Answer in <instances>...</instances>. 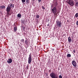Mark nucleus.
Listing matches in <instances>:
<instances>
[{"instance_id": "obj_1", "label": "nucleus", "mask_w": 78, "mask_h": 78, "mask_svg": "<svg viewBox=\"0 0 78 78\" xmlns=\"http://www.w3.org/2000/svg\"><path fill=\"white\" fill-rule=\"evenodd\" d=\"M67 3L72 7L73 6L75 5L74 1L72 0H68Z\"/></svg>"}, {"instance_id": "obj_2", "label": "nucleus", "mask_w": 78, "mask_h": 78, "mask_svg": "<svg viewBox=\"0 0 78 78\" xmlns=\"http://www.w3.org/2000/svg\"><path fill=\"white\" fill-rule=\"evenodd\" d=\"M62 23L61 21L58 20L56 21V26H57L58 27L61 28V26H62Z\"/></svg>"}, {"instance_id": "obj_3", "label": "nucleus", "mask_w": 78, "mask_h": 78, "mask_svg": "<svg viewBox=\"0 0 78 78\" xmlns=\"http://www.w3.org/2000/svg\"><path fill=\"white\" fill-rule=\"evenodd\" d=\"M11 8L9 7L8 6H7L6 9V11L7 12V14L8 15H11V14L9 13V12H10V11H11Z\"/></svg>"}, {"instance_id": "obj_4", "label": "nucleus", "mask_w": 78, "mask_h": 78, "mask_svg": "<svg viewBox=\"0 0 78 78\" xmlns=\"http://www.w3.org/2000/svg\"><path fill=\"white\" fill-rule=\"evenodd\" d=\"M51 12L55 14L57 12V8L56 7H54L51 10Z\"/></svg>"}, {"instance_id": "obj_5", "label": "nucleus", "mask_w": 78, "mask_h": 78, "mask_svg": "<svg viewBox=\"0 0 78 78\" xmlns=\"http://www.w3.org/2000/svg\"><path fill=\"white\" fill-rule=\"evenodd\" d=\"M50 76L52 78H58V76L56 75L55 74L53 73H51L50 74Z\"/></svg>"}, {"instance_id": "obj_6", "label": "nucleus", "mask_w": 78, "mask_h": 78, "mask_svg": "<svg viewBox=\"0 0 78 78\" xmlns=\"http://www.w3.org/2000/svg\"><path fill=\"white\" fill-rule=\"evenodd\" d=\"M32 55H31V54L29 55V57L28 58V63L29 64H31V61H32Z\"/></svg>"}, {"instance_id": "obj_7", "label": "nucleus", "mask_w": 78, "mask_h": 78, "mask_svg": "<svg viewBox=\"0 0 78 78\" xmlns=\"http://www.w3.org/2000/svg\"><path fill=\"white\" fill-rule=\"evenodd\" d=\"M72 64L74 67H76V62H75V61L73 60L72 62Z\"/></svg>"}, {"instance_id": "obj_8", "label": "nucleus", "mask_w": 78, "mask_h": 78, "mask_svg": "<svg viewBox=\"0 0 78 78\" xmlns=\"http://www.w3.org/2000/svg\"><path fill=\"white\" fill-rule=\"evenodd\" d=\"M8 6L10 8H14V4L12 3H10L9 5H8Z\"/></svg>"}, {"instance_id": "obj_9", "label": "nucleus", "mask_w": 78, "mask_h": 78, "mask_svg": "<svg viewBox=\"0 0 78 78\" xmlns=\"http://www.w3.org/2000/svg\"><path fill=\"white\" fill-rule=\"evenodd\" d=\"M12 62V60L11 58H9L7 60V62L9 64H11Z\"/></svg>"}, {"instance_id": "obj_10", "label": "nucleus", "mask_w": 78, "mask_h": 78, "mask_svg": "<svg viewBox=\"0 0 78 78\" xmlns=\"http://www.w3.org/2000/svg\"><path fill=\"white\" fill-rule=\"evenodd\" d=\"M68 40L69 42H72V39H71V38H70V37H69L68 38Z\"/></svg>"}, {"instance_id": "obj_11", "label": "nucleus", "mask_w": 78, "mask_h": 78, "mask_svg": "<svg viewBox=\"0 0 78 78\" xmlns=\"http://www.w3.org/2000/svg\"><path fill=\"white\" fill-rule=\"evenodd\" d=\"M0 8L1 9H5V6H0Z\"/></svg>"}, {"instance_id": "obj_12", "label": "nucleus", "mask_w": 78, "mask_h": 78, "mask_svg": "<svg viewBox=\"0 0 78 78\" xmlns=\"http://www.w3.org/2000/svg\"><path fill=\"white\" fill-rule=\"evenodd\" d=\"M24 43L26 45H28V40H26L24 41Z\"/></svg>"}, {"instance_id": "obj_13", "label": "nucleus", "mask_w": 78, "mask_h": 78, "mask_svg": "<svg viewBox=\"0 0 78 78\" xmlns=\"http://www.w3.org/2000/svg\"><path fill=\"white\" fill-rule=\"evenodd\" d=\"M26 4H28L30 3V1L29 0H26Z\"/></svg>"}, {"instance_id": "obj_14", "label": "nucleus", "mask_w": 78, "mask_h": 78, "mask_svg": "<svg viewBox=\"0 0 78 78\" xmlns=\"http://www.w3.org/2000/svg\"><path fill=\"white\" fill-rule=\"evenodd\" d=\"M75 6H76V7H78V2H76L75 3Z\"/></svg>"}, {"instance_id": "obj_15", "label": "nucleus", "mask_w": 78, "mask_h": 78, "mask_svg": "<svg viewBox=\"0 0 78 78\" xmlns=\"http://www.w3.org/2000/svg\"><path fill=\"white\" fill-rule=\"evenodd\" d=\"M17 16L18 17H20H20H21V15L20 13H19L17 15Z\"/></svg>"}, {"instance_id": "obj_16", "label": "nucleus", "mask_w": 78, "mask_h": 78, "mask_svg": "<svg viewBox=\"0 0 78 78\" xmlns=\"http://www.w3.org/2000/svg\"><path fill=\"white\" fill-rule=\"evenodd\" d=\"M67 57H69V58H70L71 57V55L70 54H68L67 56Z\"/></svg>"}, {"instance_id": "obj_17", "label": "nucleus", "mask_w": 78, "mask_h": 78, "mask_svg": "<svg viewBox=\"0 0 78 78\" xmlns=\"http://www.w3.org/2000/svg\"><path fill=\"white\" fill-rule=\"evenodd\" d=\"M75 16L76 17H78V13H76L75 15Z\"/></svg>"}, {"instance_id": "obj_18", "label": "nucleus", "mask_w": 78, "mask_h": 78, "mask_svg": "<svg viewBox=\"0 0 78 78\" xmlns=\"http://www.w3.org/2000/svg\"><path fill=\"white\" fill-rule=\"evenodd\" d=\"M14 31L15 32L16 31H17V27H14Z\"/></svg>"}, {"instance_id": "obj_19", "label": "nucleus", "mask_w": 78, "mask_h": 78, "mask_svg": "<svg viewBox=\"0 0 78 78\" xmlns=\"http://www.w3.org/2000/svg\"><path fill=\"white\" fill-rule=\"evenodd\" d=\"M36 18H37V19H39V15L38 14H37L36 15Z\"/></svg>"}, {"instance_id": "obj_20", "label": "nucleus", "mask_w": 78, "mask_h": 78, "mask_svg": "<svg viewBox=\"0 0 78 78\" xmlns=\"http://www.w3.org/2000/svg\"><path fill=\"white\" fill-rule=\"evenodd\" d=\"M21 1L23 3H25V1H26V0H21Z\"/></svg>"}, {"instance_id": "obj_21", "label": "nucleus", "mask_w": 78, "mask_h": 78, "mask_svg": "<svg viewBox=\"0 0 78 78\" xmlns=\"http://www.w3.org/2000/svg\"><path fill=\"white\" fill-rule=\"evenodd\" d=\"M58 5V3L57 2H56L55 3V6H57Z\"/></svg>"}, {"instance_id": "obj_22", "label": "nucleus", "mask_w": 78, "mask_h": 78, "mask_svg": "<svg viewBox=\"0 0 78 78\" xmlns=\"http://www.w3.org/2000/svg\"><path fill=\"white\" fill-rule=\"evenodd\" d=\"M21 42H22L23 43H24V39H23L21 40Z\"/></svg>"}, {"instance_id": "obj_23", "label": "nucleus", "mask_w": 78, "mask_h": 78, "mask_svg": "<svg viewBox=\"0 0 78 78\" xmlns=\"http://www.w3.org/2000/svg\"><path fill=\"white\" fill-rule=\"evenodd\" d=\"M42 8L43 9H45V7H44L43 6H42Z\"/></svg>"}, {"instance_id": "obj_24", "label": "nucleus", "mask_w": 78, "mask_h": 78, "mask_svg": "<svg viewBox=\"0 0 78 78\" xmlns=\"http://www.w3.org/2000/svg\"><path fill=\"white\" fill-rule=\"evenodd\" d=\"M59 78H62V76L61 75H60L59 76Z\"/></svg>"}, {"instance_id": "obj_25", "label": "nucleus", "mask_w": 78, "mask_h": 78, "mask_svg": "<svg viewBox=\"0 0 78 78\" xmlns=\"http://www.w3.org/2000/svg\"><path fill=\"white\" fill-rule=\"evenodd\" d=\"M26 69L27 70V69H28V66H27L26 67Z\"/></svg>"}, {"instance_id": "obj_26", "label": "nucleus", "mask_w": 78, "mask_h": 78, "mask_svg": "<svg viewBox=\"0 0 78 78\" xmlns=\"http://www.w3.org/2000/svg\"><path fill=\"white\" fill-rule=\"evenodd\" d=\"M41 2V0H38V2L39 3H40V2Z\"/></svg>"}, {"instance_id": "obj_27", "label": "nucleus", "mask_w": 78, "mask_h": 78, "mask_svg": "<svg viewBox=\"0 0 78 78\" xmlns=\"http://www.w3.org/2000/svg\"><path fill=\"white\" fill-rule=\"evenodd\" d=\"M77 25H78V21H77L76 22Z\"/></svg>"}, {"instance_id": "obj_28", "label": "nucleus", "mask_w": 78, "mask_h": 78, "mask_svg": "<svg viewBox=\"0 0 78 78\" xmlns=\"http://www.w3.org/2000/svg\"><path fill=\"white\" fill-rule=\"evenodd\" d=\"M74 0V2H77V0Z\"/></svg>"}, {"instance_id": "obj_29", "label": "nucleus", "mask_w": 78, "mask_h": 78, "mask_svg": "<svg viewBox=\"0 0 78 78\" xmlns=\"http://www.w3.org/2000/svg\"><path fill=\"white\" fill-rule=\"evenodd\" d=\"M73 52H74V53H75V50H74L73 51Z\"/></svg>"}, {"instance_id": "obj_30", "label": "nucleus", "mask_w": 78, "mask_h": 78, "mask_svg": "<svg viewBox=\"0 0 78 78\" xmlns=\"http://www.w3.org/2000/svg\"><path fill=\"white\" fill-rule=\"evenodd\" d=\"M32 1H33L34 2V1H35V0H32Z\"/></svg>"}, {"instance_id": "obj_31", "label": "nucleus", "mask_w": 78, "mask_h": 78, "mask_svg": "<svg viewBox=\"0 0 78 78\" xmlns=\"http://www.w3.org/2000/svg\"><path fill=\"white\" fill-rule=\"evenodd\" d=\"M47 26H49V24H48V25H47Z\"/></svg>"}, {"instance_id": "obj_32", "label": "nucleus", "mask_w": 78, "mask_h": 78, "mask_svg": "<svg viewBox=\"0 0 78 78\" xmlns=\"http://www.w3.org/2000/svg\"><path fill=\"white\" fill-rule=\"evenodd\" d=\"M52 50H54V49H53Z\"/></svg>"}, {"instance_id": "obj_33", "label": "nucleus", "mask_w": 78, "mask_h": 78, "mask_svg": "<svg viewBox=\"0 0 78 78\" xmlns=\"http://www.w3.org/2000/svg\"><path fill=\"white\" fill-rule=\"evenodd\" d=\"M52 5H51V7H52Z\"/></svg>"}]
</instances>
